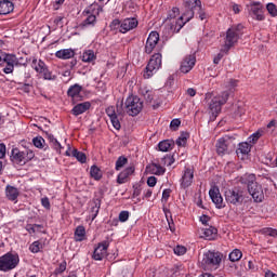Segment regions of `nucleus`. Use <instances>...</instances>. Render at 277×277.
I'll use <instances>...</instances> for the list:
<instances>
[{"label": "nucleus", "mask_w": 277, "mask_h": 277, "mask_svg": "<svg viewBox=\"0 0 277 277\" xmlns=\"http://www.w3.org/2000/svg\"><path fill=\"white\" fill-rule=\"evenodd\" d=\"M170 194H172V190L170 188L164 189L162 192V200H168V198H170Z\"/></svg>", "instance_id": "obj_62"}, {"label": "nucleus", "mask_w": 277, "mask_h": 277, "mask_svg": "<svg viewBox=\"0 0 277 277\" xmlns=\"http://www.w3.org/2000/svg\"><path fill=\"white\" fill-rule=\"evenodd\" d=\"M135 172V167H128L126 170H123L121 173H119L117 177V183L119 185H123V183H127V179L131 176Z\"/></svg>", "instance_id": "obj_26"}, {"label": "nucleus", "mask_w": 277, "mask_h": 277, "mask_svg": "<svg viewBox=\"0 0 277 277\" xmlns=\"http://www.w3.org/2000/svg\"><path fill=\"white\" fill-rule=\"evenodd\" d=\"M261 138V132H255L251 136H249V144H256L259 140Z\"/></svg>", "instance_id": "obj_48"}, {"label": "nucleus", "mask_w": 277, "mask_h": 277, "mask_svg": "<svg viewBox=\"0 0 277 277\" xmlns=\"http://www.w3.org/2000/svg\"><path fill=\"white\" fill-rule=\"evenodd\" d=\"M220 263H222V253L215 251H208L203 253V258L201 260V267H203V269H217V267H220Z\"/></svg>", "instance_id": "obj_6"}, {"label": "nucleus", "mask_w": 277, "mask_h": 277, "mask_svg": "<svg viewBox=\"0 0 277 277\" xmlns=\"http://www.w3.org/2000/svg\"><path fill=\"white\" fill-rule=\"evenodd\" d=\"M264 235H268V237H277V229L272 227L264 228Z\"/></svg>", "instance_id": "obj_50"}, {"label": "nucleus", "mask_w": 277, "mask_h": 277, "mask_svg": "<svg viewBox=\"0 0 277 277\" xmlns=\"http://www.w3.org/2000/svg\"><path fill=\"white\" fill-rule=\"evenodd\" d=\"M14 12V3L10 0H0V14L5 15Z\"/></svg>", "instance_id": "obj_27"}, {"label": "nucleus", "mask_w": 277, "mask_h": 277, "mask_svg": "<svg viewBox=\"0 0 277 277\" xmlns=\"http://www.w3.org/2000/svg\"><path fill=\"white\" fill-rule=\"evenodd\" d=\"M55 56L58 57V60H70L71 57H75V50L72 49L58 50L55 53Z\"/></svg>", "instance_id": "obj_30"}, {"label": "nucleus", "mask_w": 277, "mask_h": 277, "mask_svg": "<svg viewBox=\"0 0 277 277\" xmlns=\"http://www.w3.org/2000/svg\"><path fill=\"white\" fill-rule=\"evenodd\" d=\"M194 66H196V55L189 54L183 58L180 70L184 75H187V72H189L194 68Z\"/></svg>", "instance_id": "obj_16"}, {"label": "nucleus", "mask_w": 277, "mask_h": 277, "mask_svg": "<svg viewBox=\"0 0 277 277\" xmlns=\"http://www.w3.org/2000/svg\"><path fill=\"white\" fill-rule=\"evenodd\" d=\"M174 154L173 155H167L160 159V166H167L170 167L172 163H174Z\"/></svg>", "instance_id": "obj_39"}, {"label": "nucleus", "mask_w": 277, "mask_h": 277, "mask_svg": "<svg viewBox=\"0 0 277 277\" xmlns=\"http://www.w3.org/2000/svg\"><path fill=\"white\" fill-rule=\"evenodd\" d=\"M101 209V201H97L95 203V206L92 208V220H94L96 217V215H98V210Z\"/></svg>", "instance_id": "obj_54"}, {"label": "nucleus", "mask_w": 277, "mask_h": 277, "mask_svg": "<svg viewBox=\"0 0 277 277\" xmlns=\"http://www.w3.org/2000/svg\"><path fill=\"white\" fill-rule=\"evenodd\" d=\"M241 256H243V253H241V250L234 249L229 253V261H232V263H236V261H240L241 260Z\"/></svg>", "instance_id": "obj_37"}, {"label": "nucleus", "mask_w": 277, "mask_h": 277, "mask_svg": "<svg viewBox=\"0 0 277 277\" xmlns=\"http://www.w3.org/2000/svg\"><path fill=\"white\" fill-rule=\"evenodd\" d=\"M241 29L243 26L238 24L236 26H232L226 31L225 43L221 49V53H228L237 42H239V36L241 35Z\"/></svg>", "instance_id": "obj_2"}, {"label": "nucleus", "mask_w": 277, "mask_h": 277, "mask_svg": "<svg viewBox=\"0 0 277 277\" xmlns=\"http://www.w3.org/2000/svg\"><path fill=\"white\" fill-rule=\"evenodd\" d=\"M228 96H230L228 91H224L221 95L214 96L211 100V103L209 104V109L212 116H214V118H216L217 114L222 111V105H226V102L228 101Z\"/></svg>", "instance_id": "obj_10"}, {"label": "nucleus", "mask_w": 277, "mask_h": 277, "mask_svg": "<svg viewBox=\"0 0 277 277\" xmlns=\"http://www.w3.org/2000/svg\"><path fill=\"white\" fill-rule=\"evenodd\" d=\"M107 248H109V241L104 240L100 242L94 249L92 259H94V261H103L105 256H107Z\"/></svg>", "instance_id": "obj_15"}, {"label": "nucleus", "mask_w": 277, "mask_h": 277, "mask_svg": "<svg viewBox=\"0 0 277 277\" xmlns=\"http://www.w3.org/2000/svg\"><path fill=\"white\" fill-rule=\"evenodd\" d=\"M21 90L23 92H25L26 94H29V92H31V84L30 83H24L22 85Z\"/></svg>", "instance_id": "obj_61"}, {"label": "nucleus", "mask_w": 277, "mask_h": 277, "mask_svg": "<svg viewBox=\"0 0 277 277\" xmlns=\"http://www.w3.org/2000/svg\"><path fill=\"white\" fill-rule=\"evenodd\" d=\"M184 8L187 10V18L186 23H189L192 21V17L194 16V10H199V18L200 21H207L209 18V15L202 10V2L200 0H186L184 2Z\"/></svg>", "instance_id": "obj_5"}, {"label": "nucleus", "mask_w": 277, "mask_h": 277, "mask_svg": "<svg viewBox=\"0 0 277 277\" xmlns=\"http://www.w3.org/2000/svg\"><path fill=\"white\" fill-rule=\"evenodd\" d=\"M90 107H92V104L90 102H84V103L77 104L71 109V114L74 116H81V114H85V111H88V109H90Z\"/></svg>", "instance_id": "obj_24"}, {"label": "nucleus", "mask_w": 277, "mask_h": 277, "mask_svg": "<svg viewBox=\"0 0 277 277\" xmlns=\"http://www.w3.org/2000/svg\"><path fill=\"white\" fill-rule=\"evenodd\" d=\"M75 239L77 241H83L85 239V227L82 225L78 226L75 230Z\"/></svg>", "instance_id": "obj_34"}, {"label": "nucleus", "mask_w": 277, "mask_h": 277, "mask_svg": "<svg viewBox=\"0 0 277 277\" xmlns=\"http://www.w3.org/2000/svg\"><path fill=\"white\" fill-rule=\"evenodd\" d=\"M172 131H177L179 127H181V119H173L170 123Z\"/></svg>", "instance_id": "obj_53"}, {"label": "nucleus", "mask_w": 277, "mask_h": 277, "mask_svg": "<svg viewBox=\"0 0 277 277\" xmlns=\"http://www.w3.org/2000/svg\"><path fill=\"white\" fill-rule=\"evenodd\" d=\"M110 122L114 129H116L117 131H120V129L122 128V126L120 124V119H118V115L116 117L110 118Z\"/></svg>", "instance_id": "obj_46"}, {"label": "nucleus", "mask_w": 277, "mask_h": 277, "mask_svg": "<svg viewBox=\"0 0 277 277\" xmlns=\"http://www.w3.org/2000/svg\"><path fill=\"white\" fill-rule=\"evenodd\" d=\"M237 146L236 138L234 136L225 135L217 140L216 142V153L217 155H228L233 153Z\"/></svg>", "instance_id": "obj_8"}, {"label": "nucleus", "mask_w": 277, "mask_h": 277, "mask_svg": "<svg viewBox=\"0 0 277 277\" xmlns=\"http://www.w3.org/2000/svg\"><path fill=\"white\" fill-rule=\"evenodd\" d=\"M94 60H96V55L94 54V51L88 50L83 52L82 62L91 63V62H94Z\"/></svg>", "instance_id": "obj_36"}, {"label": "nucleus", "mask_w": 277, "mask_h": 277, "mask_svg": "<svg viewBox=\"0 0 277 277\" xmlns=\"http://www.w3.org/2000/svg\"><path fill=\"white\" fill-rule=\"evenodd\" d=\"M179 14H181V10H179V8L174 6L169 12L167 18L164 19V23H167V25H170V29L174 34H179V31H181V29H183V27H185V23H187V21L183 22V17L187 16V11L179 19H175L179 16Z\"/></svg>", "instance_id": "obj_3"}, {"label": "nucleus", "mask_w": 277, "mask_h": 277, "mask_svg": "<svg viewBox=\"0 0 277 277\" xmlns=\"http://www.w3.org/2000/svg\"><path fill=\"white\" fill-rule=\"evenodd\" d=\"M21 259L17 254L5 253L0 256V272H11V269L16 268Z\"/></svg>", "instance_id": "obj_9"}, {"label": "nucleus", "mask_w": 277, "mask_h": 277, "mask_svg": "<svg viewBox=\"0 0 277 277\" xmlns=\"http://www.w3.org/2000/svg\"><path fill=\"white\" fill-rule=\"evenodd\" d=\"M5 144L1 143L0 144V159H3V157H5Z\"/></svg>", "instance_id": "obj_64"}, {"label": "nucleus", "mask_w": 277, "mask_h": 277, "mask_svg": "<svg viewBox=\"0 0 277 277\" xmlns=\"http://www.w3.org/2000/svg\"><path fill=\"white\" fill-rule=\"evenodd\" d=\"M18 64V58L14 54H2V61L0 62V66H4L3 72L5 75H12L14 72V66Z\"/></svg>", "instance_id": "obj_13"}, {"label": "nucleus", "mask_w": 277, "mask_h": 277, "mask_svg": "<svg viewBox=\"0 0 277 277\" xmlns=\"http://www.w3.org/2000/svg\"><path fill=\"white\" fill-rule=\"evenodd\" d=\"M209 196L212 202L216 206V209H224V198H222V194H220V188H211L209 190Z\"/></svg>", "instance_id": "obj_20"}, {"label": "nucleus", "mask_w": 277, "mask_h": 277, "mask_svg": "<svg viewBox=\"0 0 277 277\" xmlns=\"http://www.w3.org/2000/svg\"><path fill=\"white\" fill-rule=\"evenodd\" d=\"M185 252H187V248H185L183 246H177L174 248V254H177V256H183V254H185Z\"/></svg>", "instance_id": "obj_49"}, {"label": "nucleus", "mask_w": 277, "mask_h": 277, "mask_svg": "<svg viewBox=\"0 0 277 277\" xmlns=\"http://www.w3.org/2000/svg\"><path fill=\"white\" fill-rule=\"evenodd\" d=\"M106 114L107 116L111 119L117 117L118 115L116 114V108L114 106H109L106 108Z\"/></svg>", "instance_id": "obj_51"}, {"label": "nucleus", "mask_w": 277, "mask_h": 277, "mask_svg": "<svg viewBox=\"0 0 277 277\" xmlns=\"http://www.w3.org/2000/svg\"><path fill=\"white\" fill-rule=\"evenodd\" d=\"M40 228H42V225H40V224H29L26 227L27 232L30 235L34 234V233H38V230H40Z\"/></svg>", "instance_id": "obj_44"}, {"label": "nucleus", "mask_w": 277, "mask_h": 277, "mask_svg": "<svg viewBox=\"0 0 277 277\" xmlns=\"http://www.w3.org/2000/svg\"><path fill=\"white\" fill-rule=\"evenodd\" d=\"M32 68L36 70V72H39L40 75H43V79H48L51 81L53 79V76L51 75V71H49V68L47 67V64L42 60H32Z\"/></svg>", "instance_id": "obj_14"}, {"label": "nucleus", "mask_w": 277, "mask_h": 277, "mask_svg": "<svg viewBox=\"0 0 277 277\" xmlns=\"http://www.w3.org/2000/svg\"><path fill=\"white\" fill-rule=\"evenodd\" d=\"M29 250L34 254H38V252L42 250V243H40V241H35L30 245Z\"/></svg>", "instance_id": "obj_43"}, {"label": "nucleus", "mask_w": 277, "mask_h": 277, "mask_svg": "<svg viewBox=\"0 0 277 277\" xmlns=\"http://www.w3.org/2000/svg\"><path fill=\"white\" fill-rule=\"evenodd\" d=\"M225 200L227 205H232L233 207H241L245 202H248V197L246 193L241 188H230L225 190Z\"/></svg>", "instance_id": "obj_4"}, {"label": "nucleus", "mask_w": 277, "mask_h": 277, "mask_svg": "<svg viewBox=\"0 0 277 277\" xmlns=\"http://www.w3.org/2000/svg\"><path fill=\"white\" fill-rule=\"evenodd\" d=\"M137 25H138L137 18L128 17L122 21V23L120 25V32L127 34V31H131V29H135V27H137Z\"/></svg>", "instance_id": "obj_22"}, {"label": "nucleus", "mask_w": 277, "mask_h": 277, "mask_svg": "<svg viewBox=\"0 0 277 277\" xmlns=\"http://www.w3.org/2000/svg\"><path fill=\"white\" fill-rule=\"evenodd\" d=\"M250 181L247 184L248 192L250 196H252L253 200L255 202H262L263 201V188L256 181L254 180V175L249 176Z\"/></svg>", "instance_id": "obj_12"}, {"label": "nucleus", "mask_w": 277, "mask_h": 277, "mask_svg": "<svg viewBox=\"0 0 277 277\" xmlns=\"http://www.w3.org/2000/svg\"><path fill=\"white\" fill-rule=\"evenodd\" d=\"M71 157H75V159H77V161H79L80 163H85L88 159L85 154L83 151H79L78 149L71 150Z\"/></svg>", "instance_id": "obj_33"}, {"label": "nucleus", "mask_w": 277, "mask_h": 277, "mask_svg": "<svg viewBox=\"0 0 277 277\" xmlns=\"http://www.w3.org/2000/svg\"><path fill=\"white\" fill-rule=\"evenodd\" d=\"M159 42V32L151 31L147 38L146 44H145V53L150 55L155 48L157 47V43Z\"/></svg>", "instance_id": "obj_18"}, {"label": "nucleus", "mask_w": 277, "mask_h": 277, "mask_svg": "<svg viewBox=\"0 0 277 277\" xmlns=\"http://www.w3.org/2000/svg\"><path fill=\"white\" fill-rule=\"evenodd\" d=\"M158 148L161 153H168V150H170V148H172V141H170V140L161 141L158 144Z\"/></svg>", "instance_id": "obj_38"}, {"label": "nucleus", "mask_w": 277, "mask_h": 277, "mask_svg": "<svg viewBox=\"0 0 277 277\" xmlns=\"http://www.w3.org/2000/svg\"><path fill=\"white\" fill-rule=\"evenodd\" d=\"M250 150H252V146H250L248 142L240 143L236 149V155L238 157H243V155H248Z\"/></svg>", "instance_id": "obj_32"}, {"label": "nucleus", "mask_w": 277, "mask_h": 277, "mask_svg": "<svg viewBox=\"0 0 277 277\" xmlns=\"http://www.w3.org/2000/svg\"><path fill=\"white\" fill-rule=\"evenodd\" d=\"M146 171L149 174H155L156 176H163V174H166V168H163L160 162H153L151 164L147 166Z\"/></svg>", "instance_id": "obj_23"}, {"label": "nucleus", "mask_w": 277, "mask_h": 277, "mask_svg": "<svg viewBox=\"0 0 277 277\" xmlns=\"http://www.w3.org/2000/svg\"><path fill=\"white\" fill-rule=\"evenodd\" d=\"M19 194L21 193L18 192V188H16L12 185H6L5 196H6L8 200H11L12 202H14L15 200L18 199Z\"/></svg>", "instance_id": "obj_28"}, {"label": "nucleus", "mask_w": 277, "mask_h": 277, "mask_svg": "<svg viewBox=\"0 0 277 277\" xmlns=\"http://www.w3.org/2000/svg\"><path fill=\"white\" fill-rule=\"evenodd\" d=\"M133 198H137V196H140V194H142V188H140V185H134L133 186Z\"/></svg>", "instance_id": "obj_58"}, {"label": "nucleus", "mask_w": 277, "mask_h": 277, "mask_svg": "<svg viewBox=\"0 0 277 277\" xmlns=\"http://www.w3.org/2000/svg\"><path fill=\"white\" fill-rule=\"evenodd\" d=\"M32 144L36 148H44L45 141L42 136H37L32 138Z\"/></svg>", "instance_id": "obj_42"}, {"label": "nucleus", "mask_w": 277, "mask_h": 277, "mask_svg": "<svg viewBox=\"0 0 277 277\" xmlns=\"http://www.w3.org/2000/svg\"><path fill=\"white\" fill-rule=\"evenodd\" d=\"M36 157V154L31 149H25L21 151L18 148H13L11 151V161L13 163H17L18 166H25V163H29L31 159Z\"/></svg>", "instance_id": "obj_7"}, {"label": "nucleus", "mask_w": 277, "mask_h": 277, "mask_svg": "<svg viewBox=\"0 0 277 277\" xmlns=\"http://www.w3.org/2000/svg\"><path fill=\"white\" fill-rule=\"evenodd\" d=\"M147 185H148V187H155V185H157V177L149 176L147 179Z\"/></svg>", "instance_id": "obj_56"}, {"label": "nucleus", "mask_w": 277, "mask_h": 277, "mask_svg": "<svg viewBox=\"0 0 277 277\" xmlns=\"http://www.w3.org/2000/svg\"><path fill=\"white\" fill-rule=\"evenodd\" d=\"M246 114V108L242 105H237V109L234 111L235 118H241Z\"/></svg>", "instance_id": "obj_47"}, {"label": "nucleus", "mask_w": 277, "mask_h": 277, "mask_svg": "<svg viewBox=\"0 0 277 277\" xmlns=\"http://www.w3.org/2000/svg\"><path fill=\"white\" fill-rule=\"evenodd\" d=\"M82 15L87 16V18L81 23L80 27H94L96 25V15L92 6L84 9Z\"/></svg>", "instance_id": "obj_17"}, {"label": "nucleus", "mask_w": 277, "mask_h": 277, "mask_svg": "<svg viewBox=\"0 0 277 277\" xmlns=\"http://www.w3.org/2000/svg\"><path fill=\"white\" fill-rule=\"evenodd\" d=\"M41 205L44 209H51V201H49V198L47 197L41 199Z\"/></svg>", "instance_id": "obj_59"}, {"label": "nucleus", "mask_w": 277, "mask_h": 277, "mask_svg": "<svg viewBox=\"0 0 277 277\" xmlns=\"http://www.w3.org/2000/svg\"><path fill=\"white\" fill-rule=\"evenodd\" d=\"M55 272L56 274H64V272H66V262L61 263Z\"/></svg>", "instance_id": "obj_57"}, {"label": "nucleus", "mask_w": 277, "mask_h": 277, "mask_svg": "<svg viewBox=\"0 0 277 277\" xmlns=\"http://www.w3.org/2000/svg\"><path fill=\"white\" fill-rule=\"evenodd\" d=\"M83 90V87L79 85L78 83L69 87L67 91V95L72 98V101H79L81 91Z\"/></svg>", "instance_id": "obj_25"}, {"label": "nucleus", "mask_w": 277, "mask_h": 277, "mask_svg": "<svg viewBox=\"0 0 277 277\" xmlns=\"http://www.w3.org/2000/svg\"><path fill=\"white\" fill-rule=\"evenodd\" d=\"M129 163V159L124 156H120L116 161L115 170H120L121 168H124Z\"/></svg>", "instance_id": "obj_41"}, {"label": "nucleus", "mask_w": 277, "mask_h": 277, "mask_svg": "<svg viewBox=\"0 0 277 277\" xmlns=\"http://www.w3.org/2000/svg\"><path fill=\"white\" fill-rule=\"evenodd\" d=\"M127 220H129V211H121L119 213V221L127 222Z\"/></svg>", "instance_id": "obj_55"}, {"label": "nucleus", "mask_w": 277, "mask_h": 277, "mask_svg": "<svg viewBox=\"0 0 277 277\" xmlns=\"http://www.w3.org/2000/svg\"><path fill=\"white\" fill-rule=\"evenodd\" d=\"M187 140H189L188 132H182L181 135L175 141V144H177L179 146H186Z\"/></svg>", "instance_id": "obj_40"}, {"label": "nucleus", "mask_w": 277, "mask_h": 277, "mask_svg": "<svg viewBox=\"0 0 277 277\" xmlns=\"http://www.w3.org/2000/svg\"><path fill=\"white\" fill-rule=\"evenodd\" d=\"M161 68V53H156L149 60L145 72L143 75L144 79H150L155 72V70H159Z\"/></svg>", "instance_id": "obj_11"}, {"label": "nucleus", "mask_w": 277, "mask_h": 277, "mask_svg": "<svg viewBox=\"0 0 277 277\" xmlns=\"http://www.w3.org/2000/svg\"><path fill=\"white\" fill-rule=\"evenodd\" d=\"M209 220H211V217H209V215H207V214H203L200 216V222L205 226H209Z\"/></svg>", "instance_id": "obj_60"}, {"label": "nucleus", "mask_w": 277, "mask_h": 277, "mask_svg": "<svg viewBox=\"0 0 277 277\" xmlns=\"http://www.w3.org/2000/svg\"><path fill=\"white\" fill-rule=\"evenodd\" d=\"M120 25H122V24L120 23V19H114V21L111 22V24H110V27H111V29H118V27H120Z\"/></svg>", "instance_id": "obj_63"}, {"label": "nucleus", "mask_w": 277, "mask_h": 277, "mask_svg": "<svg viewBox=\"0 0 277 277\" xmlns=\"http://www.w3.org/2000/svg\"><path fill=\"white\" fill-rule=\"evenodd\" d=\"M90 174L94 181H101V179H103V173H101V169H98L96 166L91 167Z\"/></svg>", "instance_id": "obj_35"}, {"label": "nucleus", "mask_w": 277, "mask_h": 277, "mask_svg": "<svg viewBox=\"0 0 277 277\" xmlns=\"http://www.w3.org/2000/svg\"><path fill=\"white\" fill-rule=\"evenodd\" d=\"M45 137L48 142L50 143V146L56 150V153H62V144L57 142V138L49 132H45Z\"/></svg>", "instance_id": "obj_29"}, {"label": "nucleus", "mask_w": 277, "mask_h": 277, "mask_svg": "<svg viewBox=\"0 0 277 277\" xmlns=\"http://www.w3.org/2000/svg\"><path fill=\"white\" fill-rule=\"evenodd\" d=\"M249 14L251 18L254 21H265V15H263V4L262 3H253L249 9Z\"/></svg>", "instance_id": "obj_19"}, {"label": "nucleus", "mask_w": 277, "mask_h": 277, "mask_svg": "<svg viewBox=\"0 0 277 277\" xmlns=\"http://www.w3.org/2000/svg\"><path fill=\"white\" fill-rule=\"evenodd\" d=\"M143 96H144L146 103H153V98H154V96H153V91L146 90V91L143 93Z\"/></svg>", "instance_id": "obj_52"}, {"label": "nucleus", "mask_w": 277, "mask_h": 277, "mask_svg": "<svg viewBox=\"0 0 277 277\" xmlns=\"http://www.w3.org/2000/svg\"><path fill=\"white\" fill-rule=\"evenodd\" d=\"M266 10L268 12V14H271V16H277V9H276V4L274 3H268L266 5Z\"/></svg>", "instance_id": "obj_45"}, {"label": "nucleus", "mask_w": 277, "mask_h": 277, "mask_svg": "<svg viewBox=\"0 0 277 277\" xmlns=\"http://www.w3.org/2000/svg\"><path fill=\"white\" fill-rule=\"evenodd\" d=\"M193 183H194V170L189 168H185L181 179V186L184 189H187V187H190Z\"/></svg>", "instance_id": "obj_21"}, {"label": "nucleus", "mask_w": 277, "mask_h": 277, "mask_svg": "<svg viewBox=\"0 0 277 277\" xmlns=\"http://www.w3.org/2000/svg\"><path fill=\"white\" fill-rule=\"evenodd\" d=\"M203 238L208 241H215L217 239V228L210 226L203 230Z\"/></svg>", "instance_id": "obj_31"}, {"label": "nucleus", "mask_w": 277, "mask_h": 277, "mask_svg": "<svg viewBox=\"0 0 277 277\" xmlns=\"http://www.w3.org/2000/svg\"><path fill=\"white\" fill-rule=\"evenodd\" d=\"M143 108H144V102L140 100V97L129 96L127 97L124 104L122 102L120 105L117 104V114L119 116H122V111H126L128 116L133 117V116H137Z\"/></svg>", "instance_id": "obj_1"}]
</instances>
